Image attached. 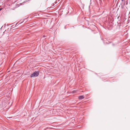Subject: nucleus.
Here are the masks:
<instances>
[{
  "instance_id": "1",
  "label": "nucleus",
  "mask_w": 130,
  "mask_h": 130,
  "mask_svg": "<svg viewBox=\"0 0 130 130\" xmlns=\"http://www.w3.org/2000/svg\"><path fill=\"white\" fill-rule=\"evenodd\" d=\"M39 72L38 71H35L32 74H31L30 76L31 77H33L37 76L39 75Z\"/></svg>"
},
{
  "instance_id": "7",
  "label": "nucleus",
  "mask_w": 130,
  "mask_h": 130,
  "mask_svg": "<svg viewBox=\"0 0 130 130\" xmlns=\"http://www.w3.org/2000/svg\"><path fill=\"white\" fill-rule=\"evenodd\" d=\"M43 37H45V36H43Z\"/></svg>"
},
{
  "instance_id": "5",
  "label": "nucleus",
  "mask_w": 130,
  "mask_h": 130,
  "mask_svg": "<svg viewBox=\"0 0 130 130\" xmlns=\"http://www.w3.org/2000/svg\"><path fill=\"white\" fill-rule=\"evenodd\" d=\"M2 9V8H0V11Z\"/></svg>"
},
{
  "instance_id": "3",
  "label": "nucleus",
  "mask_w": 130,
  "mask_h": 130,
  "mask_svg": "<svg viewBox=\"0 0 130 130\" xmlns=\"http://www.w3.org/2000/svg\"><path fill=\"white\" fill-rule=\"evenodd\" d=\"M77 91L76 90H74V91H72V93H75Z\"/></svg>"
},
{
  "instance_id": "4",
  "label": "nucleus",
  "mask_w": 130,
  "mask_h": 130,
  "mask_svg": "<svg viewBox=\"0 0 130 130\" xmlns=\"http://www.w3.org/2000/svg\"><path fill=\"white\" fill-rule=\"evenodd\" d=\"M128 1L127 0L126 1V5H127V4H128Z\"/></svg>"
},
{
  "instance_id": "6",
  "label": "nucleus",
  "mask_w": 130,
  "mask_h": 130,
  "mask_svg": "<svg viewBox=\"0 0 130 130\" xmlns=\"http://www.w3.org/2000/svg\"><path fill=\"white\" fill-rule=\"evenodd\" d=\"M122 1H124V0H121Z\"/></svg>"
},
{
  "instance_id": "2",
  "label": "nucleus",
  "mask_w": 130,
  "mask_h": 130,
  "mask_svg": "<svg viewBox=\"0 0 130 130\" xmlns=\"http://www.w3.org/2000/svg\"><path fill=\"white\" fill-rule=\"evenodd\" d=\"M78 98L79 100H81L84 98V95H80L78 97Z\"/></svg>"
},
{
  "instance_id": "8",
  "label": "nucleus",
  "mask_w": 130,
  "mask_h": 130,
  "mask_svg": "<svg viewBox=\"0 0 130 130\" xmlns=\"http://www.w3.org/2000/svg\"><path fill=\"white\" fill-rule=\"evenodd\" d=\"M129 3H130V0H129Z\"/></svg>"
}]
</instances>
